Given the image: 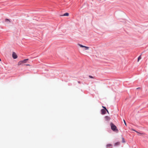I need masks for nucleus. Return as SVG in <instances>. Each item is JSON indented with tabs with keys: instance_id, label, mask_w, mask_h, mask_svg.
<instances>
[{
	"instance_id": "f257e3e1",
	"label": "nucleus",
	"mask_w": 148,
	"mask_h": 148,
	"mask_svg": "<svg viewBox=\"0 0 148 148\" xmlns=\"http://www.w3.org/2000/svg\"><path fill=\"white\" fill-rule=\"evenodd\" d=\"M110 126L111 129L113 131H116L118 132V130L117 129L116 126L112 123H110Z\"/></svg>"
},
{
	"instance_id": "f03ea898",
	"label": "nucleus",
	"mask_w": 148,
	"mask_h": 148,
	"mask_svg": "<svg viewBox=\"0 0 148 148\" xmlns=\"http://www.w3.org/2000/svg\"><path fill=\"white\" fill-rule=\"evenodd\" d=\"M111 118L110 117L106 116L104 117V119L105 121H109L110 120V119Z\"/></svg>"
},
{
	"instance_id": "7ed1b4c3",
	"label": "nucleus",
	"mask_w": 148,
	"mask_h": 148,
	"mask_svg": "<svg viewBox=\"0 0 148 148\" xmlns=\"http://www.w3.org/2000/svg\"><path fill=\"white\" fill-rule=\"evenodd\" d=\"M78 45L79 46L81 47H84L85 48V50H88L89 49V47H86L84 46H83L82 45L80 44H78Z\"/></svg>"
},
{
	"instance_id": "20e7f679",
	"label": "nucleus",
	"mask_w": 148,
	"mask_h": 148,
	"mask_svg": "<svg viewBox=\"0 0 148 148\" xmlns=\"http://www.w3.org/2000/svg\"><path fill=\"white\" fill-rule=\"evenodd\" d=\"M12 57H13V58L14 59H16L17 58V55L14 52H13Z\"/></svg>"
},
{
	"instance_id": "39448f33",
	"label": "nucleus",
	"mask_w": 148,
	"mask_h": 148,
	"mask_svg": "<svg viewBox=\"0 0 148 148\" xmlns=\"http://www.w3.org/2000/svg\"><path fill=\"white\" fill-rule=\"evenodd\" d=\"M106 113V110L102 109L101 110V113L103 114H105Z\"/></svg>"
},
{
	"instance_id": "423d86ee",
	"label": "nucleus",
	"mask_w": 148,
	"mask_h": 148,
	"mask_svg": "<svg viewBox=\"0 0 148 148\" xmlns=\"http://www.w3.org/2000/svg\"><path fill=\"white\" fill-rule=\"evenodd\" d=\"M28 60V59H27L22 60V61L23 62V63H25L27 62V61Z\"/></svg>"
},
{
	"instance_id": "0eeeda50",
	"label": "nucleus",
	"mask_w": 148,
	"mask_h": 148,
	"mask_svg": "<svg viewBox=\"0 0 148 148\" xmlns=\"http://www.w3.org/2000/svg\"><path fill=\"white\" fill-rule=\"evenodd\" d=\"M5 22L8 23H10V20L9 19L7 18L5 19Z\"/></svg>"
},
{
	"instance_id": "6e6552de",
	"label": "nucleus",
	"mask_w": 148,
	"mask_h": 148,
	"mask_svg": "<svg viewBox=\"0 0 148 148\" xmlns=\"http://www.w3.org/2000/svg\"><path fill=\"white\" fill-rule=\"evenodd\" d=\"M23 64V63L22 61H20L18 62V65H20L22 64Z\"/></svg>"
},
{
	"instance_id": "1a4fd4ad",
	"label": "nucleus",
	"mask_w": 148,
	"mask_h": 148,
	"mask_svg": "<svg viewBox=\"0 0 148 148\" xmlns=\"http://www.w3.org/2000/svg\"><path fill=\"white\" fill-rule=\"evenodd\" d=\"M69 15V14L68 13H64L63 15L62 16H68Z\"/></svg>"
},
{
	"instance_id": "9d476101",
	"label": "nucleus",
	"mask_w": 148,
	"mask_h": 148,
	"mask_svg": "<svg viewBox=\"0 0 148 148\" xmlns=\"http://www.w3.org/2000/svg\"><path fill=\"white\" fill-rule=\"evenodd\" d=\"M120 144V142H117L114 144V146H116L117 145H119Z\"/></svg>"
},
{
	"instance_id": "9b49d317",
	"label": "nucleus",
	"mask_w": 148,
	"mask_h": 148,
	"mask_svg": "<svg viewBox=\"0 0 148 148\" xmlns=\"http://www.w3.org/2000/svg\"><path fill=\"white\" fill-rule=\"evenodd\" d=\"M141 59V56H139L138 58V62L139 60H140V59Z\"/></svg>"
},
{
	"instance_id": "f8f14e48",
	"label": "nucleus",
	"mask_w": 148,
	"mask_h": 148,
	"mask_svg": "<svg viewBox=\"0 0 148 148\" xmlns=\"http://www.w3.org/2000/svg\"><path fill=\"white\" fill-rule=\"evenodd\" d=\"M112 146V144H107V147H109L110 146Z\"/></svg>"
},
{
	"instance_id": "ddd939ff",
	"label": "nucleus",
	"mask_w": 148,
	"mask_h": 148,
	"mask_svg": "<svg viewBox=\"0 0 148 148\" xmlns=\"http://www.w3.org/2000/svg\"><path fill=\"white\" fill-rule=\"evenodd\" d=\"M122 142L123 143H124L125 142L124 139L123 138H122Z\"/></svg>"
},
{
	"instance_id": "4468645a",
	"label": "nucleus",
	"mask_w": 148,
	"mask_h": 148,
	"mask_svg": "<svg viewBox=\"0 0 148 148\" xmlns=\"http://www.w3.org/2000/svg\"><path fill=\"white\" fill-rule=\"evenodd\" d=\"M123 121L124 122V123H125V125L126 126L127 125L126 123L125 120L123 119Z\"/></svg>"
},
{
	"instance_id": "2eb2a0df",
	"label": "nucleus",
	"mask_w": 148,
	"mask_h": 148,
	"mask_svg": "<svg viewBox=\"0 0 148 148\" xmlns=\"http://www.w3.org/2000/svg\"><path fill=\"white\" fill-rule=\"evenodd\" d=\"M89 77L90 78H93V77H92V76H91V75H90L89 76Z\"/></svg>"
},
{
	"instance_id": "dca6fc26",
	"label": "nucleus",
	"mask_w": 148,
	"mask_h": 148,
	"mask_svg": "<svg viewBox=\"0 0 148 148\" xmlns=\"http://www.w3.org/2000/svg\"><path fill=\"white\" fill-rule=\"evenodd\" d=\"M102 107H103V108H104L105 110H106V107H104V106H102Z\"/></svg>"
},
{
	"instance_id": "f3484780",
	"label": "nucleus",
	"mask_w": 148,
	"mask_h": 148,
	"mask_svg": "<svg viewBox=\"0 0 148 148\" xmlns=\"http://www.w3.org/2000/svg\"><path fill=\"white\" fill-rule=\"evenodd\" d=\"M26 66H30L29 64H27L25 65Z\"/></svg>"
},
{
	"instance_id": "a211bd4d",
	"label": "nucleus",
	"mask_w": 148,
	"mask_h": 148,
	"mask_svg": "<svg viewBox=\"0 0 148 148\" xmlns=\"http://www.w3.org/2000/svg\"><path fill=\"white\" fill-rule=\"evenodd\" d=\"M106 111H107L108 113L109 114V112H108V111L107 109H106Z\"/></svg>"
},
{
	"instance_id": "6ab92c4d",
	"label": "nucleus",
	"mask_w": 148,
	"mask_h": 148,
	"mask_svg": "<svg viewBox=\"0 0 148 148\" xmlns=\"http://www.w3.org/2000/svg\"><path fill=\"white\" fill-rule=\"evenodd\" d=\"M132 130L135 131L134 130ZM136 132L137 133H138V132H136Z\"/></svg>"
},
{
	"instance_id": "aec40b11",
	"label": "nucleus",
	"mask_w": 148,
	"mask_h": 148,
	"mask_svg": "<svg viewBox=\"0 0 148 148\" xmlns=\"http://www.w3.org/2000/svg\"><path fill=\"white\" fill-rule=\"evenodd\" d=\"M139 88H137V89H139Z\"/></svg>"
},
{
	"instance_id": "412c9836",
	"label": "nucleus",
	"mask_w": 148,
	"mask_h": 148,
	"mask_svg": "<svg viewBox=\"0 0 148 148\" xmlns=\"http://www.w3.org/2000/svg\"><path fill=\"white\" fill-rule=\"evenodd\" d=\"M1 61V59L0 58V61Z\"/></svg>"
},
{
	"instance_id": "4be33fe9",
	"label": "nucleus",
	"mask_w": 148,
	"mask_h": 148,
	"mask_svg": "<svg viewBox=\"0 0 148 148\" xmlns=\"http://www.w3.org/2000/svg\"><path fill=\"white\" fill-rule=\"evenodd\" d=\"M78 82L79 83H80V82Z\"/></svg>"
}]
</instances>
